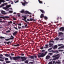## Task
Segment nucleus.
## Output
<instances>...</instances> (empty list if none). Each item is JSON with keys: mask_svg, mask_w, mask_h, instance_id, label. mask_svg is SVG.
Instances as JSON below:
<instances>
[{"mask_svg": "<svg viewBox=\"0 0 64 64\" xmlns=\"http://www.w3.org/2000/svg\"><path fill=\"white\" fill-rule=\"evenodd\" d=\"M60 57V56L59 54H58L56 56H52V58H54L52 59V60L53 61V60H55L56 59H58L59 58V57Z\"/></svg>", "mask_w": 64, "mask_h": 64, "instance_id": "f257e3e1", "label": "nucleus"}, {"mask_svg": "<svg viewBox=\"0 0 64 64\" xmlns=\"http://www.w3.org/2000/svg\"><path fill=\"white\" fill-rule=\"evenodd\" d=\"M9 57L10 58V59L11 60H12V59H14V60H17V59H19V58H20V57L18 56V57H14V58H12L11 57V56H10Z\"/></svg>", "mask_w": 64, "mask_h": 64, "instance_id": "f03ea898", "label": "nucleus"}, {"mask_svg": "<svg viewBox=\"0 0 64 64\" xmlns=\"http://www.w3.org/2000/svg\"><path fill=\"white\" fill-rule=\"evenodd\" d=\"M45 55V54H44V53H42L40 55V56H39V55H38V57L39 58V57H43Z\"/></svg>", "mask_w": 64, "mask_h": 64, "instance_id": "7ed1b4c3", "label": "nucleus"}, {"mask_svg": "<svg viewBox=\"0 0 64 64\" xmlns=\"http://www.w3.org/2000/svg\"><path fill=\"white\" fill-rule=\"evenodd\" d=\"M22 20H24L25 22H27V21L26 20V16H22Z\"/></svg>", "mask_w": 64, "mask_h": 64, "instance_id": "20e7f679", "label": "nucleus"}, {"mask_svg": "<svg viewBox=\"0 0 64 64\" xmlns=\"http://www.w3.org/2000/svg\"><path fill=\"white\" fill-rule=\"evenodd\" d=\"M24 3H23V2H21V3H22V5L23 6H25L26 4H27L28 3L27 2H26V1L25 0H24Z\"/></svg>", "mask_w": 64, "mask_h": 64, "instance_id": "39448f33", "label": "nucleus"}, {"mask_svg": "<svg viewBox=\"0 0 64 64\" xmlns=\"http://www.w3.org/2000/svg\"><path fill=\"white\" fill-rule=\"evenodd\" d=\"M20 58L22 59V61H24L25 60H26V58L25 57H21Z\"/></svg>", "mask_w": 64, "mask_h": 64, "instance_id": "423d86ee", "label": "nucleus"}, {"mask_svg": "<svg viewBox=\"0 0 64 64\" xmlns=\"http://www.w3.org/2000/svg\"><path fill=\"white\" fill-rule=\"evenodd\" d=\"M60 31H64V27H62V28H60Z\"/></svg>", "mask_w": 64, "mask_h": 64, "instance_id": "0eeeda50", "label": "nucleus"}, {"mask_svg": "<svg viewBox=\"0 0 64 64\" xmlns=\"http://www.w3.org/2000/svg\"><path fill=\"white\" fill-rule=\"evenodd\" d=\"M7 4V3H5L2 4L0 6V8H1L2 7H3L4 6L6 5Z\"/></svg>", "mask_w": 64, "mask_h": 64, "instance_id": "6e6552de", "label": "nucleus"}, {"mask_svg": "<svg viewBox=\"0 0 64 64\" xmlns=\"http://www.w3.org/2000/svg\"><path fill=\"white\" fill-rule=\"evenodd\" d=\"M11 38H10V39H8L6 40V41H8V40H9L10 39H13V38H14V37L12 36H11Z\"/></svg>", "mask_w": 64, "mask_h": 64, "instance_id": "1a4fd4ad", "label": "nucleus"}, {"mask_svg": "<svg viewBox=\"0 0 64 64\" xmlns=\"http://www.w3.org/2000/svg\"><path fill=\"white\" fill-rule=\"evenodd\" d=\"M0 18H3L4 19H5V18H9V17L8 16H5L4 18V17L1 16L0 17Z\"/></svg>", "mask_w": 64, "mask_h": 64, "instance_id": "9d476101", "label": "nucleus"}, {"mask_svg": "<svg viewBox=\"0 0 64 64\" xmlns=\"http://www.w3.org/2000/svg\"><path fill=\"white\" fill-rule=\"evenodd\" d=\"M50 58V56H47L46 57V59H49Z\"/></svg>", "mask_w": 64, "mask_h": 64, "instance_id": "9b49d317", "label": "nucleus"}, {"mask_svg": "<svg viewBox=\"0 0 64 64\" xmlns=\"http://www.w3.org/2000/svg\"><path fill=\"white\" fill-rule=\"evenodd\" d=\"M25 13H26V14L27 13H28V14H31V13H30L27 11H26L25 12Z\"/></svg>", "mask_w": 64, "mask_h": 64, "instance_id": "f8f14e48", "label": "nucleus"}, {"mask_svg": "<svg viewBox=\"0 0 64 64\" xmlns=\"http://www.w3.org/2000/svg\"><path fill=\"white\" fill-rule=\"evenodd\" d=\"M25 12L24 11V10H23L20 11V12L22 13H25Z\"/></svg>", "mask_w": 64, "mask_h": 64, "instance_id": "ddd939ff", "label": "nucleus"}, {"mask_svg": "<svg viewBox=\"0 0 64 64\" xmlns=\"http://www.w3.org/2000/svg\"><path fill=\"white\" fill-rule=\"evenodd\" d=\"M50 52H54V53H55L56 52V53H58V51H56V52H54V51H53V50H52V51H51Z\"/></svg>", "mask_w": 64, "mask_h": 64, "instance_id": "4468645a", "label": "nucleus"}, {"mask_svg": "<svg viewBox=\"0 0 64 64\" xmlns=\"http://www.w3.org/2000/svg\"><path fill=\"white\" fill-rule=\"evenodd\" d=\"M5 2L4 0H0V5L1 4L2 2Z\"/></svg>", "mask_w": 64, "mask_h": 64, "instance_id": "2eb2a0df", "label": "nucleus"}, {"mask_svg": "<svg viewBox=\"0 0 64 64\" xmlns=\"http://www.w3.org/2000/svg\"><path fill=\"white\" fill-rule=\"evenodd\" d=\"M40 17L41 18H43V17H44V14H42L40 15Z\"/></svg>", "mask_w": 64, "mask_h": 64, "instance_id": "dca6fc26", "label": "nucleus"}, {"mask_svg": "<svg viewBox=\"0 0 64 64\" xmlns=\"http://www.w3.org/2000/svg\"><path fill=\"white\" fill-rule=\"evenodd\" d=\"M57 48V46L55 45L54 47V49H56Z\"/></svg>", "mask_w": 64, "mask_h": 64, "instance_id": "f3484780", "label": "nucleus"}, {"mask_svg": "<svg viewBox=\"0 0 64 64\" xmlns=\"http://www.w3.org/2000/svg\"><path fill=\"white\" fill-rule=\"evenodd\" d=\"M59 34V36H60V35H62L63 34V33L62 32H59L58 33Z\"/></svg>", "mask_w": 64, "mask_h": 64, "instance_id": "a211bd4d", "label": "nucleus"}, {"mask_svg": "<svg viewBox=\"0 0 64 64\" xmlns=\"http://www.w3.org/2000/svg\"><path fill=\"white\" fill-rule=\"evenodd\" d=\"M60 63L61 62L59 60L58 61V62H56V63H57L58 64H60Z\"/></svg>", "mask_w": 64, "mask_h": 64, "instance_id": "6ab92c4d", "label": "nucleus"}, {"mask_svg": "<svg viewBox=\"0 0 64 64\" xmlns=\"http://www.w3.org/2000/svg\"><path fill=\"white\" fill-rule=\"evenodd\" d=\"M11 6V5H7L6 6V7L7 8H8V7H10Z\"/></svg>", "mask_w": 64, "mask_h": 64, "instance_id": "aec40b11", "label": "nucleus"}, {"mask_svg": "<svg viewBox=\"0 0 64 64\" xmlns=\"http://www.w3.org/2000/svg\"><path fill=\"white\" fill-rule=\"evenodd\" d=\"M9 3H11V4H13V2H12V1L10 0V2H9Z\"/></svg>", "mask_w": 64, "mask_h": 64, "instance_id": "412c9836", "label": "nucleus"}, {"mask_svg": "<svg viewBox=\"0 0 64 64\" xmlns=\"http://www.w3.org/2000/svg\"><path fill=\"white\" fill-rule=\"evenodd\" d=\"M17 33V32H14L13 34V35L14 36L15 35V34H16V33Z\"/></svg>", "mask_w": 64, "mask_h": 64, "instance_id": "4be33fe9", "label": "nucleus"}, {"mask_svg": "<svg viewBox=\"0 0 64 64\" xmlns=\"http://www.w3.org/2000/svg\"><path fill=\"white\" fill-rule=\"evenodd\" d=\"M40 11L41 12H42V13H45L44 11V10H40Z\"/></svg>", "mask_w": 64, "mask_h": 64, "instance_id": "5701e85b", "label": "nucleus"}, {"mask_svg": "<svg viewBox=\"0 0 64 64\" xmlns=\"http://www.w3.org/2000/svg\"><path fill=\"white\" fill-rule=\"evenodd\" d=\"M48 45L47 44H46V47H44V48H48Z\"/></svg>", "mask_w": 64, "mask_h": 64, "instance_id": "b1692460", "label": "nucleus"}, {"mask_svg": "<svg viewBox=\"0 0 64 64\" xmlns=\"http://www.w3.org/2000/svg\"><path fill=\"white\" fill-rule=\"evenodd\" d=\"M30 57L31 59H34V57L33 56H31Z\"/></svg>", "mask_w": 64, "mask_h": 64, "instance_id": "393cba45", "label": "nucleus"}, {"mask_svg": "<svg viewBox=\"0 0 64 64\" xmlns=\"http://www.w3.org/2000/svg\"><path fill=\"white\" fill-rule=\"evenodd\" d=\"M1 12L2 14H5V12H4V11H3V10H2Z\"/></svg>", "mask_w": 64, "mask_h": 64, "instance_id": "a878e982", "label": "nucleus"}, {"mask_svg": "<svg viewBox=\"0 0 64 64\" xmlns=\"http://www.w3.org/2000/svg\"><path fill=\"white\" fill-rule=\"evenodd\" d=\"M50 47H51V46H52L53 44H49Z\"/></svg>", "mask_w": 64, "mask_h": 64, "instance_id": "bb28decb", "label": "nucleus"}, {"mask_svg": "<svg viewBox=\"0 0 64 64\" xmlns=\"http://www.w3.org/2000/svg\"><path fill=\"white\" fill-rule=\"evenodd\" d=\"M5 56H6V57H8L9 56V55L8 54H5Z\"/></svg>", "mask_w": 64, "mask_h": 64, "instance_id": "cd10ccee", "label": "nucleus"}, {"mask_svg": "<svg viewBox=\"0 0 64 64\" xmlns=\"http://www.w3.org/2000/svg\"><path fill=\"white\" fill-rule=\"evenodd\" d=\"M38 2L40 3V4H42L43 3H42V2H41V1H40V0H38Z\"/></svg>", "mask_w": 64, "mask_h": 64, "instance_id": "c85d7f7f", "label": "nucleus"}, {"mask_svg": "<svg viewBox=\"0 0 64 64\" xmlns=\"http://www.w3.org/2000/svg\"><path fill=\"white\" fill-rule=\"evenodd\" d=\"M59 40V38H56L54 39L55 40Z\"/></svg>", "mask_w": 64, "mask_h": 64, "instance_id": "c756f323", "label": "nucleus"}, {"mask_svg": "<svg viewBox=\"0 0 64 64\" xmlns=\"http://www.w3.org/2000/svg\"><path fill=\"white\" fill-rule=\"evenodd\" d=\"M25 63H28V60H26L24 62Z\"/></svg>", "mask_w": 64, "mask_h": 64, "instance_id": "7c9ffc66", "label": "nucleus"}, {"mask_svg": "<svg viewBox=\"0 0 64 64\" xmlns=\"http://www.w3.org/2000/svg\"><path fill=\"white\" fill-rule=\"evenodd\" d=\"M2 8V9H5V10H6V9H7V8L5 7H3Z\"/></svg>", "mask_w": 64, "mask_h": 64, "instance_id": "2f4dec72", "label": "nucleus"}, {"mask_svg": "<svg viewBox=\"0 0 64 64\" xmlns=\"http://www.w3.org/2000/svg\"><path fill=\"white\" fill-rule=\"evenodd\" d=\"M52 48H53V47H52V48H50L49 49H48V51H50V50H51V49H52Z\"/></svg>", "mask_w": 64, "mask_h": 64, "instance_id": "473e14b6", "label": "nucleus"}, {"mask_svg": "<svg viewBox=\"0 0 64 64\" xmlns=\"http://www.w3.org/2000/svg\"><path fill=\"white\" fill-rule=\"evenodd\" d=\"M12 12H13V11H9V13H12Z\"/></svg>", "mask_w": 64, "mask_h": 64, "instance_id": "72a5a7b5", "label": "nucleus"}, {"mask_svg": "<svg viewBox=\"0 0 64 64\" xmlns=\"http://www.w3.org/2000/svg\"><path fill=\"white\" fill-rule=\"evenodd\" d=\"M63 48V46H62V47H59L58 48V49H60V48Z\"/></svg>", "mask_w": 64, "mask_h": 64, "instance_id": "f704fd0d", "label": "nucleus"}, {"mask_svg": "<svg viewBox=\"0 0 64 64\" xmlns=\"http://www.w3.org/2000/svg\"><path fill=\"white\" fill-rule=\"evenodd\" d=\"M48 64H52V62H50Z\"/></svg>", "mask_w": 64, "mask_h": 64, "instance_id": "c9c22d12", "label": "nucleus"}, {"mask_svg": "<svg viewBox=\"0 0 64 64\" xmlns=\"http://www.w3.org/2000/svg\"><path fill=\"white\" fill-rule=\"evenodd\" d=\"M10 31L9 30H8L6 32V33H9V32H10Z\"/></svg>", "mask_w": 64, "mask_h": 64, "instance_id": "e433bc0d", "label": "nucleus"}, {"mask_svg": "<svg viewBox=\"0 0 64 64\" xmlns=\"http://www.w3.org/2000/svg\"><path fill=\"white\" fill-rule=\"evenodd\" d=\"M18 2L19 1L18 0H17L14 2V3H18Z\"/></svg>", "mask_w": 64, "mask_h": 64, "instance_id": "4c0bfd02", "label": "nucleus"}, {"mask_svg": "<svg viewBox=\"0 0 64 64\" xmlns=\"http://www.w3.org/2000/svg\"><path fill=\"white\" fill-rule=\"evenodd\" d=\"M30 21H33V20H33L32 18H30Z\"/></svg>", "mask_w": 64, "mask_h": 64, "instance_id": "58836bf2", "label": "nucleus"}, {"mask_svg": "<svg viewBox=\"0 0 64 64\" xmlns=\"http://www.w3.org/2000/svg\"><path fill=\"white\" fill-rule=\"evenodd\" d=\"M4 43H7V44H9V43H10V42H4Z\"/></svg>", "mask_w": 64, "mask_h": 64, "instance_id": "ea45409f", "label": "nucleus"}, {"mask_svg": "<svg viewBox=\"0 0 64 64\" xmlns=\"http://www.w3.org/2000/svg\"><path fill=\"white\" fill-rule=\"evenodd\" d=\"M4 38V37H3L2 36H0V39H3V38Z\"/></svg>", "mask_w": 64, "mask_h": 64, "instance_id": "a19ab883", "label": "nucleus"}, {"mask_svg": "<svg viewBox=\"0 0 64 64\" xmlns=\"http://www.w3.org/2000/svg\"><path fill=\"white\" fill-rule=\"evenodd\" d=\"M44 18L45 19H47V17L46 16H44Z\"/></svg>", "mask_w": 64, "mask_h": 64, "instance_id": "79ce46f5", "label": "nucleus"}, {"mask_svg": "<svg viewBox=\"0 0 64 64\" xmlns=\"http://www.w3.org/2000/svg\"><path fill=\"white\" fill-rule=\"evenodd\" d=\"M5 60H8V58H6L5 59Z\"/></svg>", "mask_w": 64, "mask_h": 64, "instance_id": "37998d69", "label": "nucleus"}, {"mask_svg": "<svg viewBox=\"0 0 64 64\" xmlns=\"http://www.w3.org/2000/svg\"><path fill=\"white\" fill-rule=\"evenodd\" d=\"M19 45L18 44L17 45H15V46H18Z\"/></svg>", "mask_w": 64, "mask_h": 64, "instance_id": "c03bdc74", "label": "nucleus"}, {"mask_svg": "<svg viewBox=\"0 0 64 64\" xmlns=\"http://www.w3.org/2000/svg\"><path fill=\"white\" fill-rule=\"evenodd\" d=\"M14 28L15 29H16V30H18V28H16L15 27H14Z\"/></svg>", "mask_w": 64, "mask_h": 64, "instance_id": "a18cd8bd", "label": "nucleus"}, {"mask_svg": "<svg viewBox=\"0 0 64 64\" xmlns=\"http://www.w3.org/2000/svg\"><path fill=\"white\" fill-rule=\"evenodd\" d=\"M48 54H50V55H52V53H49Z\"/></svg>", "mask_w": 64, "mask_h": 64, "instance_id": "49530a36", "label": "nucleus"}, {"mask_svg": "<svg viewBox=\"0 0 64 64\" xmlns=\"http://www.w3.org/2000/svg\"><path fill=\"white\" fill-rule=\"evenodd\" d=\"M58 46H61L62 45V44H58Z\"/></svg>", "mask_w": 64, "mask_h": 64, "instance_id": "de8ad7c7", "label": "nucleus"}, {"mask_svg": "<svg viewBox=\"0 0 64 64\" xmlns=\"http://www.w3.org/2000/svg\"><path fill=\"white\" fill-rule=\"evenodd\" d=\"M0 61H4V60H3L0 59Z\"/></svg>", "mask_w": 64, "mask_h": 64, "instance_id": "09e8293b", "label": "nucleus"}, {"mask_svg": "<svg viewBox=\"0 0 64 64\" xmlns=\"http://www.w3.org/2000/svg\"><path fill=\"white\" fill-rule=\"evenodd\" d=\"M47 52H45V54H45V55H46V54H47Z\"/></svg>", "mask_w": 64, "mask_h": 64, "instance_id": "8fccbe9b", "label": "nucleus"}, {"mask_svg": "<svg viewBox=\"0 0 64 64\" xmlns=\"http://www.w3.org/2000/svg\"><path fill=\"white\" fill-rule=\"evenodd\" d=\"M27 24H26L25 26V27H27Z\"/></svg>", "mask_w": 64, "mask_h": 64, "instance_id": "3c124183", "label": "nucleus"}, {"mask_svg": "<svg viewBox=\"0 0 64 64\" xmlns=\"http://www.w3.org/2000/svg\"><path fill=\"white\" fill-rule=\"evenodd\" d=\"M6 63H9V62H10L9 61H6Z\"/></svg>", "mask_w": 64, "mask_h": 64, "instance_id": "603ef678", "label": "nucleus"}, {"mask_svg": "<svg viewBox=\"0 0 64 64\" xmlns=\"http://www.w3.org/2000/svg\"><path fill=\"white\" fill-rule=\"evenodd\" d=\"M4 21H0V23H2V22H4Z\"/></svg>", "mask_w": 64, "mask_h": 64, "instance_id": "864d4df0", "label": "nucleus"}, {"mask_svg": "<svg viewBox=\"0 0 64 64\" xmlns=\"http://www.w3.org/2000/svg\"><path fill=\"white\" fill-rule=\"evenodd\" d=\"M51 42H53L54 43V42L53 41H50L49 42V43H51Z\"/></svg>", "mask_w": 64, "mask_h": 64, "instance_id": "5fc2aeb1", "label": "nucleus"}, {"mask_svg": "<svg viewBox=\"0 0 64 64\" xmlns=\"http://www.w3.org/2000/svg\"><path fill=\"white\" fill-rule=\"evenodd\" d=\"M27 20L28 21H30V20H29L28 19H27Z\"/></svg>", "mask_w": 64, "mask_h": 64, "instance_id": "6e6d98bb", "label": "nucleus"}, {"mask_svg": "<svg viewBox=\"0 0 64 64\" xmlns=\"http://www.w3.org/2000/svg\"><path fill=\"white\" fill-rule=\"evenodd\" d=\"M34 57L35 58H37V56H34Z\"/></svg>", "mask_w": 64, "mask_h": 64, "instance_id": "4d7b16f0", "label": "nucleus"}, {"mask_svg": "<svg viewBox=\"0 0 64 64\" xmlns=\"http://www.w3.org/2000/svg\"><path fill=\"white\" fill-rule=\"evenodd\" d=\"M18 25H19V26H21V24H18Z\"/></svg>", "mask_w": 64, "mask_h": 64, "instance_id": "13d9d810", "label": "nucleus"}, {"mask_svg": "<svg viewBox=\"0 0 64 64\" xmlns=\"http://www.w3.org/2000/svg\"><path fill=\"white\" fill-rule=\"evenodd\" d=\"M30 63H31V64H33V62H30Z\"/></svg>", "mask_w": 64, "mask_h": 64, "instance_id": "bf43d9fd", "label": "nucleus"}, {"mask_svg": "<svg viewBox=\"0 0 64 64\" xmlns=\"http://www.w3.org/2000/svg\"><path fill=\"white\" fill-rule=\"evenodd\" d=\"M18 29H21V27H20V26H18Z\"/></svg>", "mask_w": 64, "mask_h": 64, "instance_id": "052dcab7", "label": "nucleus"}, {"mask_svg": "<svg viewBox=\"0 0 64 64\" xmlns=\"http://www.w3.org/2000/svg\"><path fill=\"white\" fill-rule=\"evenodd\" d=\"M13 20H16V19H15V18H13Z\"/></svg>", "mask_w": 64, "mask_h": 64, "instance_id": "680f3d73", "label": "nucleus"}, {"mask_svg": "<svg viewBox=\"0 0 64 64\" xmlns=\"http://www.w3.org/2000/svg\"><path fill=\"white\" fill-rule=\"evenodd\" d=\"M9 8L10 9V10H12V8Z\"/></svg>", "mask_w": 64, "mask_h": 64, "instance_id": "e2e57ef3", "label": "nucleus"}, {"mask_svg": "<svg viewBox=\"0 0 64 64\" xmlns=\"http://www.w3.org/2000/svg\"><path fill=\"white\" fill-rule=\"evenodd\" d=\"M41 49H43V47H42L41 48H40Z\"/></svg>", "mask_w": 64, "mask_h": 64, "instance_id": "0e129e2a", "label": "nucleus"}, {"mask_svg": "<svg viewBox=\"0 0 64 64\" xmlns=\"http://www.w3.org/2000/svg\"><path fill=\"white\" fill-rule=\"evenodd\" d=\"M59 51H62V50H59Z\"/></svg>", "mask_w": 64, "mask_h": 64, "instance_id": "69168bd1", "label": "nucleus"}, {"mask_svg": "<svg viewBox=\"0 0 64 64\" xmlns=\"http://www.w3.org/2000/svg\"><path fill=\"white\" fill-rule=\"evenodd\" d=\"M11 55H12V56L14 55V54H11Z\"/></svg>", "mask_w": 64, "mask_h": 64, "instance_id": "338daca9", "label": "nucleus"}, {"mask_svg": "<svg viewBox=\"0 0 64 64\" xmlns=\"http://www.w3.org/2000/svg\"><path fill=\"white\" fill-rule=\"evenodd\" d=\"M0 56H3V55L2 54H0Z\"/></svg>", "mask_w": 64, "mask_h": 64, "instance_id": "774afa93", "label": "nucleus"}]
</instances>
